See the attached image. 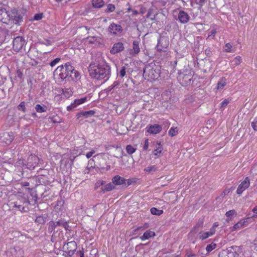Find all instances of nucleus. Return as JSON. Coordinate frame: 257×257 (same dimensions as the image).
<instances>
[{"instance_id": "obj_1", "label": "nucleus", "mask_w": 257, "mask_h": 257, "mask_svg": "<svg viewBox=\"0 0 257 257\" xmlns=\"http://www.w3.org/2000/svg\"><path fill=\"white\" fill-rule=\"evenodd\" d=\"M90 75L95 79L101 80L109 78L110 75V68L105 62L98 64L91 63L88 68Z\"/></svg>"}, {"instance_id": "obj_2", "label": "nucleus", "mask_w": 257, "mask_h": 257, "mask_svg": "<svg viewBox=\"0 0 257 257\" xmlns=\"http://www.w3.org/2000/svg\"><path fill=\"white\" fill-rule=\"evenodd\" d=\"M74 70V67L69 62L66 63L64 66L61 65L58 66L54 72V76H57L62 80L70 81L71 74Z\"/></svg>"}, {"instance_id": "obj_3", "label": "nucleus", "mask_w": 257, "mask_h": 257, "mask_svg": "<svg viewBox=\"0 0 257 257\" xmlns=\"http://www.w3.org/2000/svg\"><path fill=\"white\" fill-rule=\"evenodd\" d=\"M30 201L28 199L23 198L17 201L12 202L11 205L12 207L16 208L21 212H27L29 211Z\"/></svg>"}, {"instance_id": "obj_4", "label": "nucleus", "mask_w": 257, "mask_h": 257, "mask_svg": "<svg viewBox=\"0 0 257 257\" xmlns=\"http://www.w3.org/2000/svg\"><path fill=\"white\" fill-rule=\"evenodd\" d=\"M10 18L13 20V22L15 24H19L23 21L24 14L20 11H18L16 9H13L10 14H8Z\"/></svg>"}, {"instance_id": "obj_5", "label": "nucleus", "mask_w": 257, "mask_h": 257, "mask_svg": "<svg viewBox=\"0 0 257 257\" xmlns=\"http://www.w3.org/2000/svg\"><path fill=\"white\" fill-rule=\"evenodd\" d=\"M238 255L233 246L221 250L218 254V257H238Z\"/></svg>"}, {"instance_id": "obj_6", "label": "nucleus", "mask_w": 257, "mask_h": 257, "mask_svg": "<svg viewBox=\"0 0 257 257\" xmlns=\"http://www.w3.org/2000/svg\"><path fill=\"white\" fill-rule=\"evenodd\" d=\"M25 44L26 41L24 38L21 36L17 37L13 40V49L15 51L19 52Z\"/></svg>"}, {"instance_id": "obj_7", "label": "nucleus", "mask_w": 257, "mask_h": 257, "mask_svg": "<svg viewBox=\"0 0 257 257\" xmlns=\"http://www.w3.org/2000/svg\"><path fill=\"white\" fill-rule=\"evenodd\" d=\"M122 31V28L120 25L114 23L110 24L108 28V31L114 36L119 35Z\"/></svg>"}, {"instance_id": "obj_8", "label": "nucleus", "mask_w": 257, "mask_h": 257, "mask_svg": "<svg viewBox=\"0 0 257 257\" xmlns=\"http://www.w3.org/2000/svg\"><path fill=\"white\" fill-rule=\"evenodd\" d=\"M250 179L249 177H246L238 185L237 190V194L240 195L242 192L247 189L250 186Z\"/></svg>"}, {"instance_id": "obj_9", "label": "nucleus", "mask_w": 257, "mask_h": 257, "mask_svg": "<svg viewBox=\"0 0 257 257\" xmlns=\"http://www.w3.org/2000/svg\"><path fill=\"white\" fill-rule=\"evenodd\" d=\"M144 75L148 76L150 79H157L159 74L153 69L150 66H146L144 70Z\"/></svg>"}, {"instance_id": "obj_10", "label": "nucleus", "mask_w": 257, "mask_h": 257, "mask_svg": "<svg viewBox=\"0 0 257 257\" xmlns=\"http://www.w3.org/2000/svg\"><path fill=\"white\" fill-rule=\"evenodd\" d=\"M7 257H23V250L19 248H11L6 252Z\"/></svg>"}, {"instance_id": "obj_11", "label": "nucleus", "mask_w": 257, "mask_h": 257, "mask_svg": "<svg viewBox=\"0 0 257 257\" xmlns=\"http://www.w3.org/2000/svg\"><path fill=\"white\" fill-rule=\"evenodd\" d=\"M40 160L36 155H31L28 158L27 168L30 170H33L38 164Z\"/></svg>"}, {"instance_id": "obj_12", "label": "nucleus", "mask_w": 257, "mask_h": 257, "mask_svg": "<svg viewBox=\"0 0 257 257\" xmlns=\"http://www.w3.org/2000/svg\"><path fill=\"white\" fill-rule=\"evenodd\" d=\"M168 46V42L165 38H160L158 40V44L156 47L157 51L161 52L165 51Z\"/></svg>"}, {"instance_id": "obj_13", "label": "nucleus", "mask_w": 257, "mask_h": 257, "mask_svg": "<svg viewBox=\"0 0 257 257\" xmlns=\"http://www.w3.org/2000/svg\"><path fill=\"white\" fill-rule=\"evenodd\" d=\"M250 221V217L242 219L235 224L231 229V231H234L237 229H240L242 227L246 226L249 222Z\"/></svg>"}, {"instance_id": "obj_14", "label": "nucleus", "mask_w": 257, "mask_h": 257, "mask_svg": "<svg viewBox=\"0 0 257 257\" xmlns=\"http://www.w3.org/2000/svg\"><path fill=\"white\" fill-rule=\"evenodd\" d=\"M76 243L74 241L69 242L64 245V247L67 249V251H66V252L68 255L71 256L73 255L76 249Z\"/></svg>"}, {"instance_id": "obj_15", "label": "nucleus", "mask_w": 257, "mask_h": 257, "mask_svg": "<svg viewBox=\"0 0 257 257\" xmlns=\"http://www.w3.org/2000/svg\"><path fill=\"white\" fill-rule=\"evenodd\" d=\"M87 100V97H84L81 98L76 99L74 102L67 107L68 111H71L78 105L84 103Z\"/></svg>"}, {"instance_id": "obj_16", "label": "nucleus", "mask_w": 257, "mask_h": 257, "mask_svg": "<svg viewBox=\"0 0 257 257\" xmlns=\"http://www.w3.org/2000/svg\"><path fill=\"white\" fill-rule=\"evenodd\" d=\"M190 18V16L186 12L183 11H180L179 12L178 19L180 23L183 24L187 23L189 22Z\"/></svg>"}, {"instance_id": "obj_17", "label": "nucleus", "mask_w": 257, "mask_h": 257, "mask_svg": "<svg viewBox=\"0 0 257 257\" xmlns=\"http://www.w3.org/2000/svg\"><path fill=\"white\" fill-rule=\"evenodd\" d=\"M124 49L123 45L121 42L115 43L110 51L112 54H115L122 51Z\"/></svg>"}, {"instance_id": "obj_18", "label": "nucleus", "mask_w": 257, "mask_h": 257, "mask_svg": "<svg viewBox=\"0 0 257 257\" xmlns=\"http://www.w3.org/2000/svg\"><path fill=\"white\" fill-rule=\"evenodd\" d=\"M63 219L59 220L57 221L54 222L51 221L49 222L48 230L50 232L54 231L56 227L58 226H62Z\"/></svg>"}, {"instance_id": "obj_19", "label": "nucleus", "mask_w": 257, "mask_h": 257, "mask_svg": "<svg viewBox=\"0 0 257 257\" xmlns=\"http://www.w3.org/2000/svg\"><path fill=\"white\" fill-rule=\"evenodd\" d=\"M126 179L118 175L115 176L112 179L113 184L116 185H123L125 184Z\"/></svg>"}, {"instance_id": "obj_20", "label": "nucleus", "mask_w": 257, "mask_h": 257, "mask_svg": "<svg viewBox=\"0 0 257 257\" xmlns=\"http://www.w3.org/2000/svg\"><path fill=\"white\" fill-rule=\"evenodd\" d=\"M161 126L159 124L151 125L148 128V132L152 134H157L161 132Z\"/></svg>"}, {"instance_id": "obj_21", "label": "nucleus", "mask_w": 257, "mask_h": 257, "mask_svg": "<svg viewBox=\"0 0 257 257\" xmlns=\"http://www.w3.org/2000/svg\"><path fill=\"white\" fill-rule=\"evenodd\" d=\"M95 113L94 111L91 110L87 111H82L78 113L77 115V118H79L81 116H84L85 118H87L93 115Z\"/></svg>"}, {"instance_id": "obj_22", "label": "nucleus", "mask_w": 257, "mask_h": 257, "mask_svg": "<svg viewBox=\"0 0 257 257\" xmlns=\"http://www.w3.org/2000/svg\"><path fill=\"white\" fill-rule=\"evenodd\" d=\"M156 235L154 231H152L150 230H147L144 234L140 237L142 240L149 239L152 237H154Z\"/></svg>"}, {"instance_id": "obj_23", "label": "nucleus", "mask_w": 257, "mask_h": 257, "mask_svg": "<svg viewBox=\"0 0 257 257\" xmlns=\"http://www.w3.org/2000/svg\"><path fill=\"white\" fill-rule=\"evenodd\" d=\"M61 97L63 98H69L73 94L72 90L70 88H65L61 89Z\"/></svg>"}, {"instance_id": "obj_24", "label": "nucleus", "mask_w": 257, "mask_h": 257, "mask_svg": "<svg viewBox=\"0 0 257 257\" xmlns=\"http://www.w3.org/2000/svg\"><path fill=\"white\" fill-rule=\"evenodd\" d=\"M179 79L180 80L182 79L184 80V84H187L191 81L192 79V76L191 75L180 73L179 74Z\"/></svg>"}, {"instance_id": "obj_25", "label": "nucleus", "mask_w": 257, "mask_h": 257, "mask_svg": "<svg viewBox=\"0 0 257 257\" xmlns=\"http://www.w3.org/2000/svg\"><path fill=\"white\" fill-rule=\"evenodd\" d=\"M14 139V135L13 133L10 132L6 133L4 136V141L7 144H11Z\"/></svg>"}, {"instance_id": "obj_26", "label": "nucleus", "mask_w": 257, "mask_h": 257, "mask_svg": "<svg viewBox=\"0 0 257 257\" xmlns=\"http://www.w3.org/2000/svg\"><path fill=\"white\" fill-rule=\"evenodd\" d=\"M140 51L139 42L138 41H134L133 43V49L131 50V54L134 53L138 54Z\"/></svg>"}, {"instance_id": "obj_27", "label": "nucleus", "mask_w": 257, "mask_h": 257, "mask_svg": "<svg viewBox=\"0 0 257 257\" xmlns=\"http://www.w3.org/2000/svg\"><path fill=\"white\" fill-rule=\"evenodd\" d=\"M163 148L160 143L157 142L155 145V149L154 151V155L157 157L160 156L162 153Z\"/></svg>"}, {"instance_id": "obj_28", "label": "nucleus", "mask_w": 257, "mask_h": 257, "mask_svg": "<svg viewBox=\"0 0 257 257\" xmlns=\"http://www.w3.org/2000/svg\"><path fill=\"white\" fill-rule=\"evenodd\" d=\"M203 220H199L196 225L193 228L191 232L189 233V235L190 236L196 234L198 231L197 228L201 227L203 225Z\"/></svg>"}, {"instance_id": "obj_29", "label": "nucleus", "mask_w": 257, "mask_h": 257, "mask_svg": "<svg viewBox=\"0 0 257 257\" xmlns=\"http://www.w3.org/2000/svg\"><path fill=\"white\" fill-rule=\"evenodd\" d=\"M92 6L95 8H100L104 5V2L103 0H92Z\"/></svg>"}, {"instance_id": "obj_30", "label": "nucleus", "mask_w": 257, "mask_h": 257, "mask_svg": "<svg viewBox=\"0 0 257 257\" xmlns=\"http://www.w3.org/2000/svg\"><path fill=\"white\" fill-rule=\"evenodd\" d=\"M71 77L70 78V81L73 80V81H77L79 80L80 78L79 73L78 71L75 70L74 69V70H72V73L70 75Z\"/></svg>"}, {"instance_id": "obj_31", "label": "nucleus", "mask_w": 257, "mask_h": 257, "mask_svg": "<svg viewBox=\"0 0 257 257\" xmlns=\"http://www.w3.org/2000/svg\"><path fill=\"white\" fill-rule=\"evenodd\" d=\"M226 84V80L225 78L222 77L220 80L218 82L217 84V89H222Z\"/></svg>"}, {"instance_id": "obj_32", "label": "nucleus", "mask_w": 257, "mask_h": 257, "mask_svg": "<svg viewBox=\"0 0 257 257\" xmlns=\"http://www.w3.org/2000/svg\"><path fill=\"white\" fill-rule=\"evenodd\" d=\"M158 168L156 165L148 166L145 168L144 171L148 174H153L158 170Z\"/></svg>"}, {"instance_id": "obj_33", "label": "nucleus", "mask_w": 257, "mask_h": 257, "mask_svg": "<svg viewBox=\"0 0 257 257\" xmlns=\"http://www.w3.org/2000/svg\"><path fill=\"white\" fill-rule=\"evenodd\" d=\"M209 236H211L210 235V234L208 231H206V232L201 231V232H200L198 234V238H199V239H200L201 240H204V239L207 238L208 237H209Z\"/></svg>"}, {"instance_id": "obj_34", "label": "nucleus", "mask_w": 257, "mask_h": 257, "mask_svg": "<svg viewBox=\"0 0 257 257\" xmlns=\"http://www.w3.org/2000/svg\"><path fill=\"white\" fill-rule=\"evenodd\" d=\"M114 184L109 183L106 185L105 187L101 189L103 192H108L114 189Z\"/></svg>"}, {"instance_id": "obj_35", "label": "nucleus", "mask_w": 257, "mask_h": 257, "mask_svg": "<svg viewBox=\"0 0 257 257\" xmlns=\"http://www.w3.org/2000/svg\"><path fill=\"white\" fill-rule=\"evenodd\" d=\"M136 150L137 149L131 145H128L126 146V151L129 155L133 154Z\"/></svg>"}, {"instance_id": "obj_36", "label": "nucleus", "mask_w": 257, "mask_h": 257, "mask_svg": "<svg viewBox=\"0 0 257 257\" xmlns=\"http://www.w3.org/2000/svg\"><path fill=\"white\" fill-rule=\"evenodd\" d=\"M8 16L5 8L0 6V21H3L6 16Z\"/></svg>"}, {"instance_id": "obj_37", "label": "nucleus", "mask_w": 257, "mask_h": 257, "mask_svg": "<svg viewBox=\"0 0 257 257\" xmlns=\"http://www.w3.org/2000/svg\"><path fill=\"white\" fill-rule=\"evenodd\" d=\"M150 211L152 214L156 215H160L163 213V210H159L155 207L152 208Z\"/></svg>"}, {"instance_id": "obj_38", "label": "nucleus", "mask_w": 257, "mask_h": 257, "mask_svg": "<svg viewBox=\"0 0 257 257\" xmlns=\"http://www.w3.org/2000/svg\"><path fill=\"white\" fill-rule=\"evenodd\" d=\"M35 109L37 112H46V106H42L40 104H37L35 106Z\"/></svg>"}, {"instance_id": "obj_39", "label": "nucleus", "mask_w": 257, "mask_h": 257, "mask_svg": "<svg viewBox=\"0 0 257 257\" xmlns=\"http://www.w3.org/2000/svg\"><path fill=\"white\" fill-rule=\"evenodd\" d=\"M224 51L226 52H233L234 51L232 49V45L229 43H226L224 46Z\"/></svg>"}, {"instance_id": "obj_40", "label": "nucleus", "mask_w": 257, "mask_h": 257, "mask_svg": "<svg viewBox=\"0 0 257 257\" xmlns=\"http://www.w3.org/2000/svg\"><path fill=\"white\" fill-rule=\"evenodd\" d=\"M251 212L252 214L250 212L248 213V217H250V220L252 217H257V205L251 210Z\"/></svg>"}, {"instance_id": "obj_41", "label": "nucleus", "mask_w": 257, "mask_h": 257, "mask_svg": "<svg viewBox=\"0 0 257 257\" xmlns=\"http://www.w3.org/2000/svg\"><path fill=\"white\" fill-rule=\"evenodd\" d=\"M178 132L177 127H171L169 131V135L171 137H174L177 135Z\"/></svg>"}, {"instance_id": "obj_42", "label": "nucleus", "mask_w": 257, "mask_h": 257, "mask_svg": "<svg viewBox=\"0 0 257 257\" xmlns=\"http://www.w3.org/2000/svg\"><path fill=\"white\" fill-rule=\"evenodd\" d=\"M216 247V244L215 243L212 242L211 244H208L206 247V250L208 252H210L213 249H215Z\"/></svg>"}, {"instance_id": "obj_43", "label": "nucleus", "mask_w": 257, "mask_h": 257, "mask_svg": "<svg viewBox=\"0 0 257 257\" xmlns=\"http://www.w3.org/2000/svg\"><path fill=\"white\" fill-rule=\"evenodd\" d=\"M241 57L240 56H237L231 61V63L233 65L237 66L241 63Z\"/></svg>"}, {"instance_id": "obj_44", "label": "nucleus", "mask_w": 257, "mask_h": 257, "mask_svg": "<svg viewBox=\"0 0 257 257\" xmlns=\"http://www.w3.org/2000/svg\"><path fill=\"white\" fill-rule=\"evenodd\" d=\"M236 212L235 210H230L226 212L225 215L228 219H231V217L234 215H236Z\"/></svg>"}, {"instance_id": "obj_45", "label": "nucleus", "mask_w": 257, "mask_h": 257, "mask_svg": "<svg viewBox=\"0 0 257 257\" xmlns=\"http://www.w3.org/2000/svg\"><path fill=\"white\" fill-rule=\"evenodd\" d=\"M35 222L40 224H43L45 222V218L43 216H39L36 218Z\"/></svg>"}, {"instance_id": "obj_46", "label": "nucleus", "mask_w": 257, "mask_h": 257, "mask_svg": "<svg viewBox=\"0 0 257 257\" xmlns=\"http://www.w3.org/2000/svg\"><path fill=\"white\" fill-rule=\"evenodd\" d=\"M18 109L19 110L22 111L23 112H26V108L25 107V103L24 101H22L20 103V104L18 106Z\"/></svg>"}, {"instance_id": "obj_47", "label": "nucleus", "mask_w": 257, "mask_h": 257, "mask_svg": "<svg viewBox=\"0 0 257 257\" xmlns=\"http://www.w3.org/2000/svg\"><path fill=\"white\" fill-rule=\"evenodd\" d=\"M229 100L228 99H224L220 104V108L223 109L229 103Z\"/></svg>"}, {"instance_id": "obj_48", "label": "nucleus", "mask_w": 257, "mask_h": 257, "mask_svg": "<svg viewBox=\"0 0 257 257\" xmlns=\"http://www.w3.org/2000/svg\"><path fill=\"white\" fill-rule=\"evenodd\" d=\"M216 34V31L215 29H212L210 32H209L208 39H213L215 37V36Z\"/></svg>"}, {"instance_id": "obj_49", "label": "nucleus", "mask_w": 257, "mask_h": 257, "mask_svg": "<svg viewBox=\"0 0 257 257\" xmlns=\"http://www.w3.org/2000/svg\"><path fill=\"white\" fill-rule=\"evenodd\" d=\"M114 10H115L114 5H113L112 4H109L107 6V8L105 10V12L107 13L112 12L114 11Z\"/></svg>"}, {"instance_id": "obj_50", "label": "nucleus", "mask_w": 257, "mask_h": 257, "mask_svg": "<svg viewBox=\"0 0 257 257\" xmlns=\"http://www.w3.org/2000/svg\"><path fill=\"white\" fill-rule=\"evenodd\" d=\"M126 68H125V66H123L120 70L119 71V73H118V75H119V77H120L121 78H122L123 77H124L125 75V73H126Z\"/></svg>"}, {"instance_id": "obj_51", "label": "nucleus", "mask_w": 257, "mask_h": 257, "mask_svg": "<svg viewBox=\"0 0 257 257\" xmlns=\"http://www.w3.org/2000/svg\"><path fill=\"white\" fill-rule=\"evenodd\" d=\"M104 184V181L102 180H98L95 184L94 189L97 190L99 187Z\"/></svg>"}, {"instance_id": "obj_52", "label": "nucleus", "mask_w": 257, "mask_h": 257, "mask_svg": "<svg viewBox=\"0 0 257 257\" xmlns=\"http://www.w3.org/2000/svg\"><path fill=\"white\" fill-rule=\"evenodd\" d=\"M40 43L41 44L45 45L46 46H49L52 45V42L47 39L44 40V41H41L40 42Z\"/></svg>"}, {"instance_id": "obj_53", "label": "nucleus", "mask_w": 257, "mask_h": 257, "mask_svg": "<svg viewBox=\"0 0 257 257\" xmlns=\"http://www.w3.org/2000/svg\"><path fill=\"white\" fill-rule=\"evenodd\" d=\"M60 60V58H57L53 60L50 64L51 67H53L55 66Z\"/></svg>"}, {"instance_id": "obj_54", "label": "nucleus", "mask_w": 257, "mask_h": 257, "mask_svg": "<svg viewBox=\"0 0 257 257\" xmlns=\"http://www.w3.org/2000/svg\"><path fill=\"white\" fill-rule=\"evenodd\" d=\"M147 18H150L151 20H154L155 19V16H152V11L151 10H149L147 13Z\"/></svg>"}, {"instance_id": "obj_55", "label": "nucleus", "mask_w": 257, "mask_h": 257, "mask_svg": "<svg viewBox=\"0 0 257 257\" xmlns=\"http://www.w3.org/2000/svg\"><path fill=\"white\" fill-rule=\"evenodd\" d=\"M251 126L254 131H257V119H255L253 121L251 122Z\"/></svg>"}, {"instance_id": "obj_56", "label": "nucleus", "mask_w": 257, "mask_h": 257, "mask_svg": "<svg viewBox=\"0 0 257 257\" xmlns=\"http://www.w3.org/2000/svg\"><path fill=\"white\" fill-rule=\"evenodd\" d=\"M186 255L187 257H203L202 255L196 254L192 252H187Z\"/></svg>"}, {"instance_id": "obj_57", "label": "nucleus", "mask_w": 257, "mask_h": 257, "mask_svg": "<svg viewBox=\"0 0 257 257\" xmlns=\"http://www.w3.org/2000/svg\"><path fill=\"white\" fill-rule=\"evenodd\" d=\"M95 153V151L94 150H92L91 151L88 152L86 155L87 158H90Z\"/></svg>"}, {"instance_id": "obj_58", "label": "nucleus", "mask_w": 257, "mask_h": 257, "mask_svg": "<svg viewBox=\"0 0 257 257\" xmlns=\"http://www.w3.org/2000/svg\"><path fill=\"white\" fill-rule=\"evenodd\" d=\"M62 227H63L66 230H69V226L68 223L65 221L64 220H63V223Z\"/></svg>"}, {"instance_id": "obj_59", "label": "nucleus", "mask_w": 257, "mask_h": 257, "mask_svg": "<svg viewBox=\"0 0 257 257\" xmlns=\"http://www.w3.org/2000/svg\"><path fill=\"white\" fill-rule=\"evenodd\" d=\"M42 18V14H36L34 16V20H40Z\"/></svg>"}, {"instance_id": "obj_60", "label": "nucleus", "mask_w": 257, "mask_h": 257, "mask_svg": "<svg viewBox=\"0 0 257 257\" xmlns=\"http://www.w3.org/2000/svg\"><path fill=\"white\" fill-rule=\"evenodd\" d=\"M215 231H216L215 228L212 227L210 229V230L208 232L209 233L210 235L212 236L215 233Z\"/></svg>"}, {"instance_id": "obj_61", "label": "nucleus", "mask_w": 257, "mask_h": 257, "mask_svg": "<svg viewBox=\"0 0 257 257\" xmlns=\"http://www.w3.org/2000/svg\"><path fill=\"white\" fill-rule=\"evenodd\" d=\"M148 148H149V140H148V139H146L145 141L144 149L145 150H148Z\"/></svg>"}, {"instance_id": "obj_62", "label": "nucleus", "mask_w": 257, "mask_h": 257, "mask_svg": "<svg viewBox=\"0 0 257 257\" xmlns=\"http://www.w3.org/2000/svg\"><path fill=\"white\" fill-rule=\"evenodd\" d=\"M207 0H196V4L202 6Z\"/></svg>"}, {"instance_id": "obj_63", "label": "nucleus", "mask_w": 257, "mask_h": 257, "mask_svg": "<svg viewBox=\"0 0 257 257\" xmlns=\"http://www.w3.org/2000/svg\"><path fill=\"white\" fill-rule=\"evenodd\" d=\"M119 82L118 81H115V82H114L113 84H112L111 85L112 86V87L114 88L116 86H118L119 85Z\"/></svg>"}, {"instance_id": "obj_64", "label": "nucleus", "mask_w": 257, "mask_h": 257, "mask_svg": "<svg viewBox=\"0 0 257 257\" xmlns=\"http://www.w3.org/2000/svg\"><path fill=\"white\" fill-rule=\"evenodd\" d=\"M132 182H133V181L131 179H128L127 180V186L130 185Z\"/></svg>"}]
</instances>
